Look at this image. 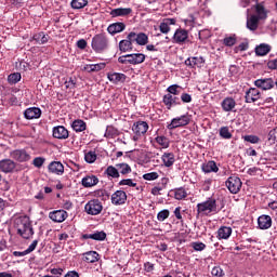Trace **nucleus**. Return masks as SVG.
Instances as JSON below:
<instances>
[{"mask_svg": "<svg viewBox=\"0 0 277 277\" xmlns=\"http://www.w3.org/2000/svg\"><path fill=\"white\" fill-rule=\"evenodd\" d=\"M13 228L22 239H31L34 237V225L27 215L17 216L13 220Z\"/></svg>", "mask_w": 277, "mask_h": 277, "instance_id": "f257e3e1", "label": "nucleus"}, {"mask_svg": "<svg viewBox=\"0 0 277 277\" xmlns=\"http://www.w3.org/2000/svg\"><path fill=\"white\" fill-rule=\"evenodd\" d=\"M224 209V206L217 208V201L214 198H209L208 200L197 205L198 215H209L210 213H220Z\"/></svg>", "mask_w": 277, "mask_h": 277, "instance_id": "f03ea898", "label": "nucleus"}, {"mask_svg": "<svg viewBox=\"0 0 277 277\" xmlns=\"http://www.w3.org/2000/svg\"><path fill=\"white\" fill-rule=\"evenodd\" d=\"M91 48L95 53H105L109 49V38L105 34H97L92 38Z\"/></svg>", "mask_w": 277, "mask_h": 277, "instance_id": "7ed1b4c3", "label": "nucleus"}, {"mask_svg": "<svg viewBox=\"0 0 277 277\" xmlns=\"http://www.w3.org/2000/svg\"><path fill=\"white\" fill-rule=\"evenodd\" d=\"M149 126L148 122L146 121H136L133 123L132 126V131L134 133V135L132 136L133 142H140V140H142L143 135H146V133L148 132Z\"/></svg>", "mask_w": 277, "mask_h": 277, "instance_id": "20e7f679", "label": "nucleus"}, {"mask_svg": "<svg viewBox=\"0 0 277 277\" xmlns=\"http://www.w3.org/2000/svg\"><path fill=\"white\" fill-rule=\"evenodd\" d=\"M189 122H192V115H182L180 117L173 118L167 126V129H169V131H174V129H179L180 127H187Z\"/></svg>", "mask_w": 277, "mask_h": 277, "instance_id": "39448f33", "label": "nucleus"}, {"mask_svg": "<svg viewBox=\"0 0 277 277\" xmlns=\"http://www.w3.org/2000/svg\"><path fill=\"white\" fill-rule=\"evenodd\" d=\"M255 88L267 92V90H277V79L274 78H260L254 81Z\"/></svg>", "mask_w": 277, "mask_h": 277, "instance_id": "423d86ee", "label": "nucleus"}, {"mask_svg": "<svg viewBox=\"0 0 277 277\" xmlns=\"http://www.w3.org/2000/svg\"><path fill=\"white\" fill-rule=\"evenodd\" d=\"M84 211L88 215H101L103 211V202L98 199H92L85 203Z\"/></svg>", "mask_w": 277, "mask_h": 277, "instance_id": "0eeeda50", "label": "nucleus"}, {"mask_svg": "<svg viewBox=\"0 0 277 277\" xmlns=\"http://www.w3.org/2000/svg\"><path fill=\"white\" fill-rule=\"evenodd\" d=\"M225 185L230 194H239V192H241V186L243 185V183L241 182V179H239V176L232 175L226 180Z\"/></svg>", "mask_w": 277, "mask_h": 277, "instance_id": "6e6552de", "label": "nucleus"}, {"mask_svg": "<svg viewBox=\"0 0 277 277\" xmlns=\"http://www.w3.org/2000/svg\"><path fill=\"white\" fill-rule=\"evenodd\" d=\"M173 44H188L189 42V31L183 28H177L172 37Z\"/></svg>", "mask_w": 277, "mask_h": 277, "instance_id": "1a4fd4ad", "label": "nucleus"}, {"mask_svg": "<svg viewBox=\"0 0 277 277\" xmlns=\"http://www.w3.org/2000/svg\"><path fill=\"white\" fill-rule=\"evenodd\" d=\"M11 159L18 161V163H25L31 160V155L25 149H14L10 153Z\"/></svg>", "mask_w": 277, "mask_h": 277, "instance_id": "9d476101", "label": "nucleus"}, {"mask_svg": "<svg viewBox=\"0 0 277 277\" xmlns=\"http://www.w3.org/2000/svg\"><path fill=\"white\" fill-rule=\"evenodd\" d=\"M184 64L188 68H203L206 60L202 56H190L185 61Z\"/></svg>", "mask_w": 277, "mask_h": 277, "instance_id": "9b49d317", "label": "nucleus"}, {"mask_svg": "<svg viewBox=\"0 0 277 277\" xmlns=\"http://www.w3.org/2000/svg\"><path fill=\"white\" fill-rule=\"evenodd\" d=\"M49 217L50 220H52V222L62 224V222H66V220L68 219V212H66L65 210H54L49 213Z\"/></svg>", "mask_w": 277, "mask_h": 277, "instance_id": "f8f14e48", "label": "nucleus"}, {"mask_svg": "<svg viewBox=\"0 0 277 277\" xmlns=\"http://www.w3.org/2000/svg\"><path fill=\"white\" fill-rule=\"evenodd\" d=\"M162 103L166 105L167 109H172L173 107H176V105H181V98L176 95L167 93L162 97Z\"/></svg>", "mask_w": 277, "mask_h": 277, "instance_id": "ddd939ff", "label": "nucleus"}, {"mask_svg": "<svg viewBox=\"0 0 277 277\" xmlns=\"http://www.w3.org/2000/svg\"><path fill=\"white\" fill-rule=\"evenodd\" d=\"M110 200L115 207L124 205L127 202V193L124 190H117L111 195Z\"/></svg>", "mask_w": 277, "mask_h": 277, "instance_id": "4468645a", "label": "nucleus"}, {"mask_svg": "<svg viewBox=\"0 0 277 277\" xmlns=\"http://www.w3.org/2000/svg\"><path fill=\"white\" fill-rule=\"evenodd\" d=\"M52 135L53 137H55V140H68V137L70 136L68 129H66V127L64 126L54 127Z\"/></svg>", "mask_w": 277, "mask_h": 277, "instance_id": "2eb2a0df", "label": "nucleus"}, {"mask_svg": "<svg viewBox=\"0 0 277 277\" xmlns=\"http://www.w3.org/2000/svg\"><path fill=\"white\" fill-rule=\"evenodd\" d=\"M16 168V162L12 159H3L0 160V171L4 172V174H10V172H14Z\"/></svg>", "mask_w": 277, "mask_h": 277, "instance_id": "dca6fc26", "label": "nucleus"}, {"mask_svg": "<svg viewBox=\"0 0 277 277\" xmlns=\"http://www.w3.org/2000/svg\"><path fill=\"white\" fill-rule=\"evenodd\" d=\"M42 116V110L38 107H29L24 111L26 120H37Z\"/></svg>", "mask_w": 277, "mask_h": 277, "instance_id": "f3484780", "label": "nucleus"}, {"mask_svg": "<svg viewBox=\"0 0 277 277\" xmlns=\"http://www.w3.org/2000/svg\"><path fill=\"white\" fill-rule=\"evenodd\" d=\"M245 98H246V103H256V101L261 98V91H259V89L256 88H250L246 92Z\"/></svg>", "mask_w": 277, "mask_h": 277, "instance_id": "a211bd4d", "label": "nucleus"}, {"mask_svg": "<svg viewBox=\"0 0 277 277\" xmlns=\"http://www.w3.org/2000/svg\"><path fill=\"white\" fill-rule=\"evenodd\" d=\"M48 170L51 172V174L62 176V174H64V164L61 161H52L48 166Z\"/></svg>", "mask_w": 277, "mask_h": 277, "instance_id": "6ab92c4d", "label": "nucleus"}, {"mask_svg": "<svg viewBox=\"0 0 277 277\" xmlns=\"http://www.w3.org/2000/svg\"><path fill=\"white\" fill-rule=\"evenodd\" d=\"M124 29H127V25L122 22L113 23L107 27V31L110 34V36L121 34V31H124Z\"/></svg>", "mask_w": 277, "mask_h": 277, "instance_id": "aec40b11", "label": "nucleus"}, {"mask_svg": "<svg viewBox=\"0 0 277 277\" xmlns=\"http://www.w3.org/2000/svg\"><path fill=\"white\" fill-rule=\"evenodd\" d=\"M258 226L261 230L272 228V216L263 214L258 219Z\"/></svg>", "mask_w": 277, "mask_h": 277, "instance_id": "412c9836", "label": "nucleus"}, {"mask_svg": "<svg viewBox=\"0 0 277 277\" xmlns=\"http://www.w3.org/2000/svg\"><path fill=\"white\" fill-rule=\"evenodd\" d=\"M81 239H93V241H105L107 239V234L103 230L95 232L93 234H83Z\"/></svg>", "mask_w": 277, "mask_h": 277, "instance_id": "4be33fe9", "label": "nucleus"}, {"mask_svg": "<svg viewBox=\"0 0 277 277\" xmlns=\"http://www.w3.org/2000/svg\"><path fill=\"white\" fill-rule=\"evenodd\" d=\"M221 107L223 111H235V107H237V102L233 97H225L221 103Z\"/></svg>", "mask_w": 277, "mask_h": 277, "instance_id": "5701e85b", "label": "nucleus"}, {"mask_svg": "<svg viewBox=\"0 0 277 277\" xmlns=\"http://www.w3.org/2000/svg\"><path fill=\"white\" fill-rule=\"evenodd\" d=\"M82 187L90 188L98 185V177L96 175H87L81 180Z\"/></svg>", "mask_w": 277, "mask_h": 277, "instance_id": "b1692460", "label": "nucleus"}, {"mask_svg": "<svg viewBox=\"0 0 277 277\" xmlns=\"http://www.w3.org/2000/svg\"><path fill=\"white\" fill-rule=\"evenodd\" d=\"M107 79L111 83H124L127 81V75L121 74V72H108L107 74Z\"/></svg>", "mask_w": 277, "mask_h": 277, "instance_id": "393cba45", "label": "nucleus"}, {"mask_svg": "<svg viewBox=\"0 0 277 277\" xmlns=\"http://www.w3.org/2000/svg\"><path fill=\"white\" fill-rule=\"evenodd\" d=\"M255 16L260 21H265L267 18V9H265V3L260 2L254 5Z\"/></svg>", "mask_w": 277, "mask_h": 277, "instance_id": "a878e982", "label": "nucleus"}, {"mask_svg": "<svg viewBox=\"0 0 277 277\" xmlns=\"http://www.w3.org/2000/svg\"><path fill=\"white\" fill-rule=\"evenodd\" d=\"M202 172L205 174H211V172L217 173L220 172V168L217 167V163L213 160H210L201 166Z\"/></svg>", "mask_w": 277, "mask_h": 277, "instance_id": "bb28decb", "label": "nucleus"}, {"mask_svg": "<svg viewBox=\"0 0 277 277\" xmlns=\"http://www.w3.org/2000/svg\"><path fill=\"white\" fill-rule=\"evenodd\" d=\"M161 161H162L164 168H172V166H174V163L176 161L174 153H164L161 156Z\"/></svg>", "mask_w": 277, "mask_h": 277, "instance_id": "cd10ccee", "label": "nucleus"}, {"mask_svg": "<svg viewBox=\"0 0 277 277\" xmlns=\"http://www.w3.org/2000/svg\"><path fill=\"white\" fill-rule=\"evenodd\" d=\"M170 25H176V18H164L159 25L161 34H170Z\"/></svg>", "mask_w": 277, "mask_h": 277, "instance_id": "c85d7f7f", "label": "nucleus"}, {"mask_svg": "<svg viewBox=\"0 0 277 277\" xmlns=\"http://www.w3.org/2000/svg\"><path fill=\"white\" fill-rule=\"evenodd\" d=\"M131 12H133L131 8H118L110 11V16H113V18H116V16H129Z\"/></svg>", "mask_w": 277, "mask_h": 277, "instance_id": "c756f323", "label": "nucleus"}, {"mask_svg": "<svg viewBox=\"0 0 277 277\" xmlns=\"http://www.w3.org/2000/svg\"><path fill=\"white\" fill-rule=\"evenodd\" d=\"M71 129H74L76 133H83V131L88 129V124L82 119H76L71 123Z\"/></svg>", "mask_w": 277, "mask_h": 277, "instance_id": "7c9ffc66", "label": "nucleus"}, {"mask_svg": "<svg viewBox=\"0 0 277 277\" xmlns=\"http://www.w3.org/2000/svg\"><path fill=\"white\" fill-rule=\"evenodd\" d=\"M269 51H272V45L266 43H261L255 48V55H258V57H264V55H267Z\"/></svg>", "mask_w": 277, "mask_h": 277, "instance_id": "2f4dec72", "label": "nucleus"}, {"mask_svg": "<svg viewBox=\"0 0 277 277\" xmlns=\"http://www.w3.org/2000/svg\"><path fill=\"white\" fill-rule=\"evenodd\" d=\"M259 17L256 15H251L247 18V29H250V31H256L259 29Z\"/></svg>", "mask_w": 277, "mask_h": 277, "instance_id": "473e14b6", "label": "nucleus"}, {"mask_svg": "<svg viewBox=\"0 0 277 277\" xmlns=\"http://www.w3.org/2000/svg\"><path fill=\"white\" fill-rule=\"evenodd\" d=\"M233 235V228L228 226H222L217 230L219 239H228Z\"/></svg>", "mask_w": 277, "mask_h": 277, "instance_id": "72a5a7b5", "label": "nucleus"}, {"mask_svg": "<svg viewBox=\"0 0 277 277\" xmlns=\"http://www.w3.org/2000/svg\"><path fill=\"white\" fill-rule=\"evenodd\" d=\"M31 42H36V44H47V42H49V36L44 35L42 31L35 34Z\"/></svg>", "mask_w": 277, "mask_h": 277, "instance_id": "f704fd0d", "label": "nucleus"}, {"mask_svg": "<svg viewBox=\"0 0 277 277\" xmlns=\"http://www.w3.org/2000/svg\"><path fill=\"white\" fill-rule=\"evenodd\" d=\"M105 66H107L105 63L89 64L84 66V70L87 72H98L100 70H104Z\"/></svg>", "mask_w": 277, "mask_h": 277, "instance_id": "c9c22d12", "label": "nucleus"}, {"mask_svg": "<svg viewBox=\"0 0 277 277\" xmlns=\"http://www.w3.org/2000/svg\"><path fill=\"white\" fill-rule=\"evenodd\" d=\"M83 261L85 263H96L98 261V253L96 251H88L83 253Z\"/></svg>", "mask_w": 277, "mask_h": 277, "instance_id": "e433bc0d", "label": "nucleus"}, {"mask_svg": "<svg viewBox=\"0 0 277 277\" xmlns=\"http://www.w3.org/2000/svg\"><path fill=\"white\" fill-rule=\"evenodd\" d=\"M119 51H121V53H129L131 51H133V44L131 41H129L128 39H123L119 42Z\"/></svg>", "mask_w": 277, "mask_h": 277, "instance_id": "4c0bfd02", "label": "nucleus"}, {"mask_svg": "<svg viewBox=\"0 0 277 277\" xmlns=\"http://www.w3.org/2000/svg\"><path fill=\"white\" fill-rule=\"evenodd\" d=\"M171 194L174 195L175 200H185L187 197V190L183 187L172 189Z\"/></svg>", "mask_w": 277, "mask_h": 277, "instance_id": "58836bf2", "label": "nucleus"}, {"mask_svg": "<svg viewBox=\"0 0 277 277\" xmlns=\"http://www.w3.org/2000/svg\"><path fill=\"white\" fill-rule=\"evenodd\" d=\"M116 169L118 170L119 174H122L123 176L127 174H131L132 172L131 166L126 162L117 163Z\"/></svg>", "mask_w": 277, "mask_h": 277, "instance_id": "ea45409f", "label": "nucleus"}, {"mask_svg": "<svg viewBox=\"0 0 277 277\" xmlns=\"http://www.w3.org/2000/svg\"><path fill=\"white\" fill-rule=\"evenodd\" d=\"M155 142L161 148H170V138L164 135L156 136Z\"/></svg>", "mask_w": 277, "mask_h": 277, "instance_id": "a19ab883", "label": "nucleus"}, {"mask_svg": "<svg viewBox=\"0 0 277 277\" xmlns=\"http://www.w3.org/2000/svg\"><path fill=\"white\" fill-rule=\"evenodd\" d=\"M105 174L110 179H120V171L116 168V166H108L105 170Z\"/></svg>", "mask_w": 277, "mask_h": 277, "instance_id": "79ce46f5", "label": "nucleus"}, {"mask_svg": "<svg viewBox=\"0 0 277 277\" xmlns=\"http://www.w3.org/2000/svg\"><path fill=\"white\" fill-rule=\"evenodd\" d=\"M133 66L144 64L146 62V55L144 53H132Z\"/></svg>", "mask_w": 277, "mask_h": 277, "instance_id": "37998d69", "label": "nucleus"}, {"mask_svg": "<svg viewBox=\"0 0 277 277\" xmlns=\"http://www.w3.org/2000/svg\"><path fill=\"white\" fill-rule=\"evenodd\" d=\"M219 135L222 140H232L233 133H230V129L228 127H221L219 130Z\"/></svg>", "mask_w": 277, "mask_h": 277, "instance_id": "c03bdc74", "label": "nucleus"}, {"mask_svg": "<svg viewBox=\"0 0 277 277\" xmlns=\"http://www.w3.org/2000/svg\"><path fill=\"white\" fill-rule=\"evenodd\" d=\"M88 3L89 0H71L70 5L72 10H83Z\"/></svg>", "mask_w": 277, "mask_h": 277, "instance_id": "a18cd8bd", "label": "nucleus"}, {"mask_svg": "<svg viewBox=\"0 0 277 277\" xmlns=\"http://www.w3.org/2000/svg\"><path fill=\"white\" fill-rule=\"evenodd\" d=\"M136 44L140 47H144L148 44V36L144 32H140L136 35Z\"/></svg>", "mask_w": 277, "mask_h": 277, "instance_id": "49530a36", "label": "nucleus"}, {"mask_svg": "<svg viewBox=\"0 0 277 277\" xmlns=\"http://www.w3.org/2000/svg\"><path fill=\"white\" fill-rule=\"evenodd\" d=\"M118 63L119 64H130L131 66H133V54H126L122 56L118 57Z\"/></svg>", "mask_w": 277, "mask_h": 277, "instance_id": "de8ad7c7", "label": "nucleus"}, {"mask_svg": "<svg viewBox=\"0 0 277 277\" xmlns=\"http://www.w3.org/2000/svg\"><path fill=\"white\" fill-rule=\"evenodd\" d=\"M223 44L225 47H235V44H237V35L225 37L223 39Z\"/></svg>", "mask_w": 277, "mask_h": 277, "instance_id": "09e8293b", "label": "nucleus"}, {"mask_svg": "<svg viewBox=\"0 0 277 277\" xmlns=\"http://www.w3.org/2000/svg\"><path fill=\"white\" fill-rule=\"evenodd\" d=\"M96 159H97L96 151L90 150L84 154V161L87 163H94V161H96Z\"/></svg>", "mask_w": 277, "mask_h": 277, "instance_id": "8fccbe9b", "label": "nucleus"}, {"mask_svg": "<svg viewBox=\"0 0 277 277\" xmlns=\"http://www.w3.org/2000/svg\"><path fill=\"white\" fill-rule=\"evenodd\" d=\"M94 194L96 198H101V200H109V193L106 189H97Z\"/></svg>", "mask_w": 277, "mask_h": 277, "instance_id": "3c124183", "label": "nucleus"}, {"mask_svg": "<svg viewBox=\"0 0 277 277\" xmlns=\"http://www.w3.org/2000/svg\"><path fill=\"white\" fill-rule=\"evenodd\" d=\"M21 72H13L11 75H9L8 77V81L9 83H11L12 85L18 83V81H21Z\"/></svg>", "mask_w": 277, "mask_h": 277, "instance_id": "603ef678", "label": "nucleus"}, {"mask_svg": "<svg viewBox=\"0 0 277 277\" xmlns=\"http://www.w3.org/2000/svg\"><path fill=\"white\" fill-rule=\"evenodd\" d=\"M168 217H170V210H168V209L161 210L157 214L158 222H166V220H168Z\"/></svg>", "mask_w": 277, "mask_h": 277, "instance_id": "864d4df0", "label": "nucleus"}, {"mask_svg": "<svg viewBox=\"0 0 277 277\" xmlns=\"http://www.w3.org/2000/svg\"><path fill=\"white\" fill-rule=\"evenodd\" d=\"M116 135H118V130L113 126H108L106 128L105 137L114 138Z\"/></svg>", "mask_w": 277, "mask_h": 277, "instance_id": "5fc2aeb1", "label": "nucleus"}, {"mask_svg": "<svg viewBox=\"0 0 277 277\" xmlns=\"http://www.w3.org/2000/svg\"><path fill=\"white\" fill-rule=\"evenodd\" d=\"M211 275L213 277H224L225 276V273H224V269H222L221 266H214L211 271Z\"/></svg>", "mask_w": 277, "mask_h": 277, "instance_id": "6e6d98bb", "label": "nucleus"}, {"mask_svg": "<svg viewBox=\"0 0 277 277\" xmlns=\"http://www.w3.org/2000/svg\"><path fill=\"white\" fill-rule=\"evenodd\" d=\"M247 174H249L250 176H261L263 174V171L258 167H253L248 169Z\"/></svg>", "mask_w": 277, "mask_h": 277, "instance_id": "4d7b16f0", "label": "nucleus"}, {"mask_svg": "<svg viewBox=\"0 0 277 277\" xmlns=\"http://www.w3.org/2000/svg\"><path fill=\"white\" fill-rule=\"evenodd\" d=\"M268 142L276 144L277 142V127L268 132Z\"/></svg>", "mask_w": 277, "mask_h": 277, "instance_id": "13d9d810", "label": "nucleus"}, {"mask_svg": "<svg viewBox=\"0 0 277 277\" xmlns=\"http://www.w3.org/2000/svg\"><path fill=\"white\" fill-rule=\"evenodd\" d=\"M179 88H181L179 84H172L168 87L167 94H171L173 96H179Z\"/></svg>", "mask_w": 277, "mask_h": 277, "instance_id": "bf43d9fd", "label": "nucleus"}, {"mask_svg": "<svg viewBox=\"0 0 277 277\" xmlns=\"http://www.w3.org/2000/svg\"><path fill=\"white\" fill-rule=\"evenodd\" d=\"M66 90H75L77 88V80L75 78H69V80L65 81Z\"/></svg>", "mask_w": 277, "mask_h": 277, "instance_id": "052dcab7", "label": "nucleus"}, {"mask_svg": "<svg viewBox=\"0 0 277 277\" xmlns=\"http://www.w3.org/2000/svg\"><path fill=\"white\" fill-rule=\"evenodd\" d=\"M144 181H157L159 179V173L157 172H150V173H145L143 175Z\"/></svg>", "mask_w": 277, "mask_h": 277, "instance_id": "680f3d73", "label": "nucleus"}, {"mask_svg": "<svg viewBox=\"0 0 277 277\" xmlns=\"http://www.w3.org/2000/svg\"><path fill=\"white\" fill-rule=\"evenodd\" d=\"M245 142H249L250 144H259L261 138L256 135H246L243 136Z\"/></svg>", "mask_w": 277, "mask_h": 277, "instance_id": "e2e57ef3", "label": "nucleus"}, {"mask_svg": "<svg viewBox=\"0 0 277 277\" xmlns=\"http://www.w3.org/2000/svg\"><path fill=\"white\" fill-rule=\"evenodd\" d=\"M44 161H47L45 158H43V157H36L32 160V166H35V168H41L42 166H44Z\"/></svg>", "mask_w": 277, "mask_h": 277, "instance_id": "0e129e2a", "label": "nucleus"}, {"mask_svg": "<svg viewBox=\"0 0 277 277\" xmlns=\"http://www.w3.org/2000/svg\"><path fill=\"white\" fill-rule=\"evenodd\" d=\"M120 186L128 185V187H137V183H134L131 179L121 180L119 182Z\"/></svg>", "mask_w": 277, "mask_h": 277, "instance_id": "69168bd1", "label": "nucleus"}, {"mask_svg": "<svg viewBox=\"0 0 277 277\" xmlns=\"http://www.w3.org/2000/svg\"><path fill=\"white\" fill-rule=\"evenodd\" d=\"M207 248V245H205L203 242H193V249L196 252H202V250H205Z\"/></svg>", "mask_w": 277, "mask_h": 277, "instance_id": "338daca9", "label": "nucleus"}, {"mask_svg": "<svg viewBox=\"0 0 277 277\" xmlns=\"http://www.w3.org/2000/svg\"><path fill=\"white\" fill-rule=\"evenodd\" d=\"M267 68L268 70H277V58L269 60L267 62Z\"/></svg>", "mask_w": 277, "mask_h": 277, "instance_id": "774afa93", "label": "nucleus"}]
</instances>
